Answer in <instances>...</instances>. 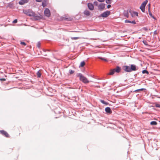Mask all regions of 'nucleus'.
I'll use <instances>...</instances> for the list:
<instances>
[{
  "mask_svg": "<svg viewBox=\"0 0 160 160\" xmlns=\"http://www.w3.org/2000/svg\"><path fill=\"white\" fill-rule=\"evenodd\" d=\"M156 106L157 107L160 108V104H156Z\"/></svg>",
  "mask_w": 160,
  "mask_h": 160,
  "instance_id": "4c0bfd02",
  "label": "nucleus"
},
{
  "mask_svg": "<svg viewBox=\"0 0 160 160\" xmlns=\"http://www.w3.org/2000/svg\"><path fill=\"white\" fill-rule=\"evenodd\" d=\"M157 31H155L154 32V34H157V33H158L157 32Z\"/></svg>",
  "mask_w": 160,
  "mask_h": 160,
  "instance_id": "79ce46f5",
  "label": "nucleus"
},
{
  "mask_svg": "<svg viewBox=\"0 0 160 160\" xmlns=\"http://www.w3.org/2000/svg\"><path fill=\"white\" fill-rule=\"evenodd\" d=\"M124 16L127 17V18H128L129 17V14L128 12V11H124Z\"/></svg>",
  "mask_w": 160,
  "mask_h": 160,
  "instance_id": "2eb2a0df",
  "label": "nucleus"
},
{
  "mask_svg": "<svg viewBox=\"0 0 160 160\" xmlns=\"http://www.w3.org/2000/svg\"><path fill=\"white\" fill-rule=\"evenodd\" d=\"M45 15L47 17H49L51 15L50 11L48 8H46L44 11Z\"/></svg>",
  "mask_w": 160,
  "mask_h": 160,
  "instance_id": "423d86ee",
  "label": "nucleus"
},
{
  "mask_svg": "<svg viewBox=\"0 0 160 160\" xmlns=\"http://www.w3.org/2000/svg\"><path fill=\"white\" fill-rule=\"evenodd\" d=\"M106 112L107 113L111 114L112 112L111 109L109 107H107L105 109Z\"/></svg>",
  "mask_w": 160,
  "mask_h": 160,
  "instance_id": "ddd939ff",
  "label": "nucleus"
},
{
  "mask_svg": "<svg viewBox=\"0 0 160 160\" xmlns=\"http://www.w3.org/2000/svg\"><path fill=\"white\" fill-rule=\"evenodd\" d=\"M61 19L62 20H66L68 21H71L72 20V18L67 15H65L64 16L62 17L61 18Z\"/></svg>",
  "mask_w": 160,
  "mask_h": 160,
  "instance_id": "20e7f679",
  "label": "nucleus"
},
{
  "mask_svg": "<svg viewBox=\"0 0 160 160\" xmlns=\"http://www.w3.org/2000/svg\"><path fill=\"white\" fill-rule=\"evenodd\" d=\"M23 12L26 15L29 16H32L35 19L38 20L42 18V17L41 15L38 16L31 9H28L23 10Z\"/></svg>",
  "mask_w": 160,
  "mask_h": 160,
  "instance_id": "f257e3e1",
  "label": "nucleus"
},
{
  "mask_svg": "<svg viewBox=\"0 0 160 160\" xmlns=\"http://www.w3.org/2000/svg\"><path fill=\"white\" fill-rule=\"evenodd\" d=\"M85 65V62L84 61H83L81 62L80 64V66L81 67H83Z\"/></svg>",
  "mask_w": 160,
  "mask_h": 160,
  "instance_id": "393cba45",
  "label": "nucleus"
},
{
  "mask_svg": "<svg viewBox=\"0 0 160 160\" xmlns=\"http://www.w3.org/2000/svg\"><path fill=\"white\" fill-rule=\"evenodd\" d=\"M144 90V89H143V88H141V89L136 90L135 91V92H139V91H142L143 90Z\"/></svg>",
  "mask_w": 160,
  "mask_h": 160,
  "instance_id": "cd10ccee",
  "label": "nucleus"
},
{
  "mask_svg": "<svg viewBox=\"0 0 160 160\" xmlns=\"http://www.w3.org/2000/svg\"><path fill=\"white\" fill-rule=\"evenodd\" d=\"M0 80L1 81H5L6 80V79L5 78H1L0 79Z\"/></svg>",
  "mask_w": 160,
  "mask_h": 160,
  "instance_id": "ea45409f",
  "label": "nucleus"
},
{
  "mask_svg": "<svg viewBox=\"0 0 160 160\" xmlns=\"http://www.w3.org/2000/svg\"><path fill=\"white\" fill-rule=\"evenodd\" d=\"M84 13L87 16H89L90 15V12L89 11L86 10L84 11Z\"/></svg>",
  "mask_w": 160,
  "mask_h": 160,
  "instance_id": "f3484780",
  "label": "nucleus"
},
{
  "mask_svg": "<svg viewBox=\"0 0 160 160\" xmlns=\"http://www.w3.org/2000/svg\"><path fill=\"white\" fill-rule=\"evenodd\" d=\"M47 0H44L42 3V5L43 7H45L47 6Z\"/></svg>",
  "mask_w": 160,
  "mask_h": 160,
  "instance_id": "4468645a",
  "label": "nucleus"
},
{
  "mask_svg": "<svg viewBox=\"0 0 160 160\" xmlns=\"http://www.w3.org/2000/svg\"><path fill=\"white\" fill-rule=\"evenodd\" d=\"M28 1V0H21L19 1L18 3L20 5H22L27 3Z\"/></svg>",
  "mask_w": 160,
  "mask_h": 160,
  "instance_id": "9d476101",
  "label": "nucleus"
},
{
  "mask_svg": "<svg viewBox=\"0 0 160 160\" xmlns=\"http://www.w3.org/2000/svg\"><path fill=\"white\" fill-rule=\"evenodd\" d=\"M148 12H149V15L151 17H152L153 16V15H152L151 12L150 11V10H149V11H148Z\"/></svg>",
  "mask_w": 160,
  "mask_h": 160,
  "instance_id": "72a5a7b5",
  "label": "nucleus"
},
{
  "mask_svg": "<svg viewBox=\"0 0 160 160\" xmlns=\"http://www.w3.org/2000/svg\"><path fill=\"white\" fill-rule=\"evenodd\" d=\"M142 73H147V74H148L149 73L148 72L147 70H143L142 71Z\"/></svg>",
  "mask_w": 160,
  "mask_h": 160,
  "instance_id": "a878e982",
  "label": "nucleus"
},
{
  "mask_svg": "<svg viewBox=\"0 0 160 160\" xmlns=\"http://www.w3.org/2000/svg\"><path fill=\"white\" fill-rule=\"evenodd\" d=\"M98 58L102 60H103L104 61H105V62H107L108 61V60L105 58H103L102 57H98Z\"/></svg>",
  "mask_w": 160,
  "mask_h": 160,
  "instance_id": "b1692460",
  "label": "nucleus"
},
{
  "mask_svg": "<svg viewBox=\"0 0 160 160\" xmlns=\"http://www.w3.org/2000/svg\"><path fill=\"white\" fill-rule=\"evenodd\" d=\"M129 12L132 18L134 17L135 16H138V13L137 12H134L131 10H129Z\"/></svg>",
  "mask_w": 160,
  "mask_h": 160,
  "instance_id": "0eeeda50",
  "label": "nucleus"
},
{
  "mask_svg": "<svg viewBox=\"0 0 160 160\" xmlns=\"http://www.w3.org/2000/svg\"><path fill=\"white\" fill-rule=\"evenodd\" d=\"M37 2H41L42 0H36Z\"/></svg>",
  "mask_w": 160,
  "mask_h": 160,
  "instance_id": "a19ab883",
  "label": "nucleus"
},
{
  "mask_svg": "<svg viewBox=\"0 0 160 160\" xmlns=\"http://www.w3.org/2000/svg\"><path fill=\"white\" fill-rule=\"evenodd\" d=\"M152 17V18H153V19H156L153 16Z\"/></svg>",
  "mask_w": 160,
  "mask_h": 160,
  "instance_id": "a18cd8bd",
  "label": "nucleus"
},
{
  "mask_svg": "<svg viewBox=\"0 0 160 160\" xmlns=\"http://www.w3.org/2000/svg\"><path fill=\"white\" fill-rule=\"evenodd\" d=\"M150 4H148V11H149V10H150Z\"/></svg>",
  "mask_w": 160,
  "mask_h": 160,
  "instance_id": "c03bdc74",
  "label": "nucleus"
},
{
  "mask_svg": "<svg viewBox=\"0 0 160 160\" xmlns=\"http://www.w3.org/2000/svg\"><path fill=\"white\" fill-rule=\"evenodd\" d=\"M69 73H70V74H72L74 72V71L70 70H69Z\"/></svg>",
  "mask_w": 160,
  "mask_h": 160,
  "instance_id": "c85d7f7f",
  "label": "nucleus"
},
{
  "mask_svg": "<svg viewBox=\"0 0 160 160\" xmlns=\"http://www.w3.org/2000/svg\"><path fill=\"white\" fill-rule=\"evenodd\" d=\"M157 123L156 121H152L150 122V124L152 125H156Z\"/></svg>",
  "mask_w": 160,
  "mask_h": 160,
  "instance_id": "4be33fe9",
  "label": "nucleus"
},
{
  "mask_svg": "<svg viewBox=\"0 0 160 160\" xmlns=\"http://www.w3.org/2000/svg\"><path fill=\"white\" fill-rule=\"evenodd\" d=\"M100 102L103 104H104L105 105H108V103L105 102L104 100H100Z\"/></svg>",
  "mask_w": 160,
  "mask_h": 160,
  "instance_id": "5701e85b",
  "label": "nucleus"
},
{
  "mask_svg": "<svg viewBox=\"0 0 160 160\" xmlns=\"http://www.w3.org/2000/svg\"><path fill=\"white\" fill-rule=\"evenodd\" d=\"M112 0H106V2L107 3H110Z\"/></svg>",
  "mask_w": 160,
  "mask_h": 160,
  "instance_id": "2f4dec72",
  "label": "nucleus"
},
{
  "mask_svg": "<svg viewBox=\"0 0 160 160\" xmlns=\"http://www.w3.org/2000/svg\"><path fill=\"white\" fill-rule=\"evenodd\" d=\"M0 132L2 135L4 136L7 138H9L10 137V136L8 133L4 130H0Z\"/></svg>",
  "mask_w": 160,
  "mask_h": 160,
  "instance_id": "6e6552de",
  "label": "nucleus"
},
{
  "mask_svg": "<svg viewBox=\"0 0 160 160\" xmlns=\"http://www.w3.org/2000/svg\"><path fill=\"white\" fill-rule=\"evenodd\" d=\"M20 44L22 45H23L24 46L26 45V44L24 42H21Z\"/></svg>",
  "mask_w": 160,
  "mask_h": 160,
  "instance_id": "f704fd0d",
  "label": "nucleus"
},
{
  "mask_svg": "<svg viewBox=\"0 0 160 160\" xmlns=\"http://www.w3.org/2000/svg\"><path fill=\"white\" fill-rule=\"evenodd\" d=\"M111 5H108V6H107V8H109L110 7H111Z\"/></svg>",
  "mask_w": 160,
  "mask_h": 160,
  "instance_id": "37998d69",
  "label": "nucleus"
},
{
  "mask_svg": "<svg viewBox=\"0 0 160 160\" xmlns=\"http://www.w3.org/2000/svg\"><path fill=\"white\" fill-rule=\"evenodd\" d=\"M105 7V4L103 3H101L98 6V9L100 11L103 10Z\"/></svg>",
  "mask_w": 160,
  "mask_h": 160,
  "instance_id": "1a4fd4ad",
  "label": "nucleus"
},
{
  "mask_svg": "<svg viewBox=\"0 0 160 160\" xmlns=\"http://www.w3.org/2000/svg\"><path fill=\"white\" fill-rule=\"evenodd\" d=\"M13 6V4L12 3H10L8 4V6L7 7V8L9 7L10 8H12Z\"/></svg>",
  "mask_w": 160,
  "mask_h": 160,
  "instance_id": "aec40b11",
  "label": "nucleus"
},
{
  "mask_svg": "<svg viewBox=\"0 0 160 160\" xmlns=\"http://www.w3.org/2000/svg\"><path fill=\"white\" fill-rule=\"evenodd\" d=\"M71 38L72 40H76V39H78L79 38L78 37H72Z\"/></svg>",
  "mask_w": 160,
  "mask_h": 160,
  "instance_id": "c756f323",
  "label": "nucleus"
},
{
  "mask_svg": "<svg viewBox=\"0 0 160 160\" xmlns=\"http://www.w3.org/2000/svg\"><path fill=\"white\" fill-rule=\"evenodd\" d=\"M111 12L110 11H106L102 13L100 16L103 18H106L110 15Z\"/></svg>",
  "mask_w": 160,
  "mask_h": 160,
  "instance_id": "39448f33",
  "label": "nucleus"
},
{
  "mask_svg": "<svg viewBox=\"0 0 160 160\" xmlns=\"http://www.w3.org/2000/svg\"><path fill=\"white\" fill-rule=\"evenodd\" d=\"M148 2V0H146L141 4V5L145 7Z\"/></svg>",
  "mask_w": 160,
  "mask_h": 160,
  "instance_id": "a211bd4d",
  "label": "nucleus"
},
{
  "mask_svg": "<svg viewBox=\"0 0 160 160\" xmlns=\"http://www.w3.org/2000/svg\"><path fill=\"white\" fill-rule=\"evenodd\" d=\"M98 1L100 2H104V0H97Z\"/></svg>",
  "mask_w": 160,
  "mask_h": 160,
  "instance_id": "58836bf2",
  "label": "nucleus"
},
{
  "mask_svg": "<svg viewBox=\"0 0 160 160\" xmlns=\"http://www.w3.org/2000/svg\"><path fill=\"white\" fill-rule=\"evenodd\" d=\"M115 72V70L114 69L112 70H111L110 71V72L109 74V75H112Z\"/></svg>",
  "mask_w": 160,
  "mask_h": 160,
  "instance_id": "6ab92c4d",
  "label": "nucleus"
},
{
  "mask_svg": "<svg viewBox=\"0 0 160 160\" xmlns=\"http://www.w3.org/2000/svg\"><path fill=\"white\" fill-rule=\"evenodd\" d=\"M115 70V72H119L121 70L120 68L119 67H117L116 68L114 69Z\"/></svg>",
  "mask_w": 160,
  "mask_h": 160,
  "instance_id": "dca6fc26",
  "label": "nucleus"
},
{
  "mask_svg": "<svg viewBox=\"0 0 160 160\" xmlns=\"http://www.w3.org/2000/svg\"><path fill=\"white\" fill-rule=\"evenodd\" d=\"M123 68L125 71L128 72L136 70V66L134 65H131V67L128 66H124L123 67Z\"/></svg>",
  "mask_w": 160,
  "mask_h": 160,
  "instance_id": "f03ea898",
  "label": "nucleus"
},
{
  "mask_svg": "<svg viewBox=\"0 0 160 160\" xmlns=\"http://www.w3.org/2000/svg\"><path fill=\"white\" fill-rule=\"evenodd\" d=\"M37 46L38 48H40V42H38L37 44Z\"/></svg>",
  "mask_w": 160,
  "mask_h": 160,
  "instance_id": "7c9ffc66",
  "label": "nucleus"
},
{
  "mask_svg": "<svg viewBox=\"0 0 160 160\" xmlns=\"http://www.w3.org/2000/svg\"><path fill=\"white\" fill-rule=\"evenodd\" d=\"M18 22V20L17 19H15L13 21V23H16Z\"/></svg>",
  "mask_w": 160,
  "mask_h": 160,
  "instance_id": "c9c22d12",
  "label": "nucleus"
},
{
  "mask_svg": "<svg viewBox=\"0 0 160 160\" xmlns=\"http://www.w3.org/2000/svg\"><path fill=\"white\" fill-rule=\"evenodd\" d=\"M125 23H130L132 24H136V22L135 20H133L132 21L129 20H125Z\"/></svg>",
  "mask_w": 160,
  "mask_h": 160,
  "instance_id": "f8f14e48",
  "label": "nucleus"
},
{
  "mask_svg": "<svg viewBox=\"0 0 160 160\" xmlns=\"http://www.w3.org/2000/svg\"><path fill=\"white\" fill-rule=\"evenodd\" d=\"M77 76L79 78L80 80L84 83H87L89 82L88 79L81 73H78L77 74Z\"/></svg>",
  "mask_w": 160,
  "mask_h": 160,
  "instance_id": "7ed1b4c3",
  "label": "nucleus"
},
{
  "mask_svg": "<svg viewBox=\"0 0 160 160\" xmlns=\"http://www.w3.org/2000/svg\"><path fill=\"white\" fill-rule=\"evenodd\" d=\"M143 43H144V44L145 45H148V43L146 41H143Z\"/></svg>",
  "mask_w": 160,
  "mask_h": 160,
  "instance_id": "473e14b6",
  "label": "nucleus"
},
{
  "mask_svg": "<svg viewBox=\"0 0 160 160\" xmlns=\"http://www.w3.org/2000/svg\"><path fill=\"white\" fill-rule=\"evenodd\" d=\"M88 8L91 10H93L94 9V7L93 5L91 3H88Z\"/></svg>",
  "mask_w": 160,
  "mask_h": 160,
  "instance_id": "9b49d317",
  "label": "nucleus"
},
{
  "mask_svg": "<svg viewBox=\"0 0 160 160\" xmlns=\"http://www.w3.org/2000/svg\"><path fill=\"white\" fill-rule=\"evenodd\" d=\"M94 5L97 6L98 5V2H94Z\"/></svg>",
  "mask_w": 160,
  "mask_h": 160,
  "instance_id": "e433bc0d",
  "label": "nucleus"
},
{
  "mask_svg": "<svg viewBox=\"0 0 160 160\" xmlns=\"http://www.w3.org/2000/svg\"><path fill=\"white\" fill-rule=\"evenodd\" d=\"M37 74L38 77L40 78L41 77V74L39 71L37 72Z\"/></svg>",
  "mask_w": 160,
  "mask_h": 160,
  "instance_id": "bb28decb",
  "label": "nucleus"
},
{
  "mask_svg": "<svg viewBox=\"0 0 160 160\" xmlns=\"http://www.w3.org/2000/svg\"><path fill=\"white\" fill-rule=\"evenodd\" d=\"M145 7L142 6L141 5L140 7V8L141 9V10L143 12H145Z\"/></svg>",
  "mask_w": 160,
  "mask_h": 160,
  "instance_id": "412c9836",
  "label": "nucleus"
}]
</instances>
